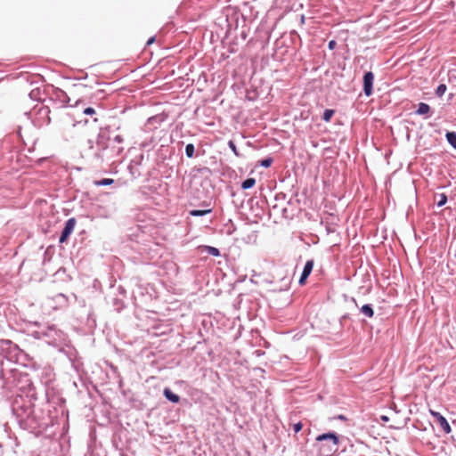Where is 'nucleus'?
Listing matches in <instances>:
<instances>
[{
	"label": "nucleus",
	"mask_w": 456,
	"mask_h": 456,
	"mask_svg": "<svg viewBox=\"0 0 456 456\" xmlns=\"http://www.w3.org/2000/svg\"><path fill=\"white\" fill-rule=\"evenodd\" d=\"M445 138L448 143L456 150V133L455 132H447L445 134Z\"/></svg>",
	"instance_id": "nucleus-17"
},
{
	"label": "nucleus",
	"mask_w": 456,
	"mask_h": 456,
	"mask_svg": "<svg viewBox=\"0 0 456 456\" xmlns=\"http://www.w3.org/2000/svg\"><path fill=\"white\" fill-rule=\"evenodd\" d=\"M40 79L39 75L30 74V101H36L37 103H43L46 97L45 89L37 86Z\"/></svg>",
	"instance_id": "nucleus-4"
},
{
	"label": "nucleus",
	"mask_w": 456,
	"mask_h": 456,
	"mask_svg": "<svg viewBox=\"0 0 456 456\" xmlns=\"http://www.w3.org/2000/svg\"><path fill=\"white\" fill-rule=\"evenodd\" d=\"M30 370L34 372V378L44 385H48L53 379V369L49 365L40 366L30 362Z\"/></svg>",
	"instance_id": "nucleus-3"
},
{
	"label": "nucleus",
	"mask_w": 456,
	"mask_h": 456,
	"mask_svg": "<svg viewBox=\"0 0 456 456\" xmlns=\"http://www.w3.org/2000/svg\"><path fill=\"white\" fill-rule=\"evenodd\" d=\"M439 197H440V200H439V201L437 202V206H438V207H443V206H444V205H445V204H446V202H447V196H446L444 193H441V194L439 195Z\"/></svg>",
	"instance_id": "nucleus-25"
},
{
	"label": "nucleus",
	"mask_w": 456,
	"mask_h": 456,
	"mask_svg": "<svg viewBox=\"0 0 456 456\" xmlns=\"http://www.w3.org/2000/svg\"><path fill=\"white\" fill-rule=\"evenodd\" d=\"M447 86L444 84H440L436 89V95L437 97H442L446 92Z\"/></svg>",
	"instance_id": "nucleus-22"
},
{
	"label": "nucleus",
	"mask_w": 456,
	"mask_h": 456,
	"mask_svg": "<svg viewBox=\"0 0 456 456\" xmlns=\"http://www.w3.org/2000/svg\"><path fill=\"white\" fill-rule=\"evenodd\" d=\"M430 413L435 418L436 422L441 427V428L445 434H450L452 432L450 424L441 413L435 411H430Z\"/></svg>",
	"instance_id": "nucleus-8"
},
{
	"label": "nucleus",
	"mask_w": 456,
	"mask_h": 456,
	"mask_svg": "<svg viewBox=\"0 0 456 456\" xmlns=\"http://www.w3.org/2000/svg\"><path fill=\"white\" fill-rule=\"evenodd\" d=\"M33 336H34L36 338H41V337L39 336V332H37V331L33 332Z\"/></svg>",
	"instance_id": "nucleus-34"
},
{
	"label": "nucleus",
	"mask_w": 456,
	"mask_h": 456,
	"mask_svg": "<svg viewBox=\"0 0 456 456\" xmlns=\"http://www.w3.org/2000/svg\"><path fill=\"white\" fill-rule=\"evenodd\" d=\"M228 146L229 148L232 150V151L236 155V156H240V153L238 152V150H237V147H236V144L233 141L230 140L228 142Z\"/></svg>",
	"instance_id": "nucleus-24"
},
{
	"label": "nucleus",
	"mask_w": 456,
	"mask_h": 456,
	"mask_svg": "<svg viewBox=\"0 0 456 456\" xmlns=\"http://www.w3.org/2000/svg\"><path fill=\"white\" fill-rule=\"evenodd\" d=\"M163 395L167 400L173 403H178L180 402V396L175 394L170 388L166 387L163 391Z\"/></svg>",
	"instance_id": "nucleus-12"
},
{
	"label": "nucleus",
	"mask_w": 456,
	"mask_h": 456,
	"mask_svg": "<svg viewBox=\"0 0 456 456\" xmlns=\"http://www.w3.org/2000/svg\"><path fill=\"white\" fill-rule=\"evenodd\" d=\"M373 82H374V74L371 71H367L364 73L362 77L363 84V93L366 96H370L373 93Z\"/></svg>",
	"instance_id": "nucleus-6"
},
{
	"label": "nucleus",
	"mask_w": 456,
	"mask_h": 456,
	"mask_svg": "<svg viewBox=\"0 0 456 456\" xmlns=\"http://www.w3.org/2000/svg\"><path fill=\"white\" fill-rule=\"evenodd\" d=\"M94 96L97 98V99H102L105 97V92L104 90H97L95 93H94Z\"/></svg>",
	"instance_id": "nucleus-28"
},
{
	"label": "nucleus",
	"mask_w": 456,
	"mask_h": 456,
	"mask_svg": "<svg viewBox=\"0 0 456 456\" xmlns=\"http://www.w3.org/2000/svg\"><path fill=\"white\" fill-rule=\"evenodd\" d=\"M160 121H162V118L159 116L151 117L148 119L149 124H151L154 122H160Z\"/></svg>",
	"instance_id": "nucleus-30"
},
{
	"label": "nucleus",
	"mask_w": 456,
	"mask_h": 456,
	"mask_svg": "<svg viewBox=\"0 0 456 456\" xmlns=\"http://www.w3.org/2000/svg\"><path fill=\"white\" fill-rule=\"evenodd\" d=\"M114 183V180L111 178H103L94 182L96 186H107Z\"/></svg>",
	"instance_id": "nucleus-20"
},
{
	"label": "nucleus",
	"mask_w": 456,
	"mask_h": 456,
	"mask_svg": "<svg viewBox=\"0 0 456 456\" xmlns=\"http://www.w3.org/2000/svg\"><path fill=\"white\" fill-rule=\"evenodd\" d=\"M328 46H329V48H330V50L334 49V48H335V46H336V41H335V40H331V41H330V42H329V45H328Z\"/></svg>",
	"instance_id": "nucleus-32"
},
{
	"label": "nucleus",
	"mask_w": 456,
	"mask_h": 456,
	"mask_svg": "<svg viewBox=\"0 0 456 456\" xmlns=\"http://www.w3.org/2000/svg\"><path fill=\"white\" fill-rule=\"evenodd\" d=\"M256 184V179L252 177H248L246 180H244L241 183V188L243 190H248L252 188Z\"/></svg>",
	"instance_id": "nucleus-18"
},
{
	"label": "nucleus",
	"mask_w": 456,
	"mask_h": 456,
	"mask_svg": "<svg viewBox=\"0 0 456 456\" xmlns=\"http://www.w3.org/2000/svg\"><path fill=\"white\" fill-rule=\"evenodd\" d=\"M430 112V106L426 102H419L417 110H415L416 115L423 116Z\"/></svg>",
	"instance_id": "nucleus-13"
},
{
	"label": "nucleus",
	"mask_w": 456,
	"mask_h": 456,
	"mask_svg": "<svg viewBox=\"0 0 456 456\" xmlns=\"http://www.w3.org/2000/svg\"><path fill=\"white\" fill-rule=\"evenodd\" d=\"M338 419H345L346 418H345L343 415H339V416H338Z\"/></svg>",
	"instance_id": "nucleus-37"
},
{
	"label": "nucleus",
	"mask_w": 456,
	"mask_h": 456,
	"mask_svg": "<svg viewBox=\"0 0 456 456\" xmlns=\"http://www.w3.org/2000/svg\"><path fill=\"white\" fill-rule=\"evenodd\" d=\"M43 336L48 338L46 340L48 344L54 343L61 338L60 331L53 326L49 327L47 331L43 332Z\"/></svg>",
	"instance_id": "nucleus-11"
},
{
	"label": "nucleus",
	"mask_w": 456,
	"mask_h": 456,
	"mask_svg": "<svg viewBox=\"0 0 456 456\" xmlns=\"http://www.w3.org/2000/svg\"><path fill=\"white\" fill-rule=\"evenodd\" d=\"M383 420H388V418L387 416H382Z\"/></svg>",
	"instance_id": "nucleus-36"
},
{
	"label": "nucleus",
	"mask_w": 456,
	"mask_h": 456,
	"mask_svg": "<svg viewBox=\"0 0 456 456\" xmlns=\"http://www.w3.org/2000/svg\"><path fill=\"white\" fill-rule=\"evenodd\" d=\"M83 113L85 115H88V116H94L96 112H95V110L92 107H87L84 110H83Z\"/></svg>",
	"instance_id": "nucleus-27"
},
{
	"label": "nucleus",
	"mask_w": 456,
	"mask_h": 456,
	"mask_svg": "<svg viewBox=\"0 0 456 456\" xmlns=\"http://www.w3.org/2000/svg\"><path fill=\"white\" fill-rule=\"evenodd\" d=\"M313 267H314V260H307L306 263L305 264L304 269L301 273V275H300V278L298 281V283L300 285H304L305 283L307 278L309 277V275L311 274V273L313 271Z\"/></svg>",
	"instance_id": "nucleus-9"
},
{
	"label": "nucleus",
	"mask_w": 456,
	"mask_h": 456,
	"mask_svg": "<svg viewBox=\"0 0 456 456\" xmlns=\"http://www.w3.org/2000/svg\"><path fill=\"white\" fill-rule=\"evenodd\" d=\"M212 212L211 208L208 209H191L189 211V215L191 216H204Z\"/></svg>",
	"instance_id": "nucleus-16"
},
{
	"label": "nucleus",
	"mask_w": 456,
	"mask_h": 456,
	"mask_svg": "<svg viewBox=\"0 0 456 456\" xmlns=\"http://www.w3.org/2000/svg\"><path fill=\"white\" fill-rule=\"evenodd\" d=\"M94 121L97 122L98 121L97 118H94Z\"/></svg>",
	"instance_id": "nucleus-38"
},
{
	"label": "nucleus",
	"mask_w": 456,
	"mask_h": 456,
	"mask_svg": "<svg viewBox=\"0 0 456 456\" xmlns=\"http://www.w3.org/2000/svg\"><path fill=\"white\" fill-rule=\"evenodd\" d=\"M120 129V121L112 120L100 128L95 142L92 139L86 141V153L96 165L114 162V159L122 154L124 137L119 133Z\"/></svg>",
	"instance_id": "nucleus-1"
},
{
	"label": "nucleus",
	"mask_w": 456,
	"mask_h": 456,
	"mask_svg": "<svg viewBox=\"0 0 456 456\" xmlns=\"http://www.w3.org/2000/svg\"><path fill=\"white\" fill-rule=\"evenodd\" d=\"M50 110L43 103L30 106V120L35 126L40 127L50 123Z\"/></svg>",
	"instance_id": "nucleus-2"
},
{
	"label": "nucleus",
	"mask_w": 456,
	"mask_h": 456,
	"mask_svg": "<svg viewBox=\"0 0 456 456\" xmlns=\"http://www.w3.org/2000/svg\"><path fill=\"white\" fill-rule=\"evenodd\" d=\"M303 428V424L301 422L295 423L293 425V430L295 433H298Z\"/></svg>",
	"instance_id": "nucleus-29"
},
{
	"label": "nucleus",
	"mask_w": 456,
	"mask_h": 456,
	"mask_svg": "<svg viewBox=\"0 0 456 456\" xmlns=\"http://www.w3.org/2000/svg\"><path fill=\"white\" fill-rule=\"evenodd\" d=\"M154 41H155V37H150V38L148 39V41H147L146 45H151Z\"/></svg>",
	"instance_id": "nucleus-33"
},
{
	"label": "nucleus",
	"mask_w": 456,
	"mask_h": 456,
	"mask_svg": "<svg viewBox=\"0 0 456 456\" xmlns=\"http://www.w3.org/2000/svg\"><path fill=\"white\" fill-rule=\"evenodd\" d=\"M76 219L74 217L69 218L64 224V227L61 231V233L59 238L60 243H65L68 239L69 238L70 234L73 232L75 225H76Z\"/></svg>",
	"instance_id": "nucleus-5"
},
{
	"label": "nucleus",
	"mask_w": 456,
	"mask_h": 456,
	"mask_svg": "<svg viewBox=\"0 0 456 456\" xmlns=\"http://www.w3.org/2000/svg\"><path fill=\"white\" fill-rule=\"evenodd\" d=\"M285 198H286V194H285V193H282V192L278 193V194H276V196H275V199H276L277 200H285Z\"/></svg>",
	"instance_id": "nucleus-31"
},
{
	"label": "nucleus",
	"mask_w": 456,
	"mask_h": 456,
	"mask_svg": "<svg viewBox=\"0 0 456 456\" xmlns=\"http://www.w3.org/2000/svg\"><path fill=\"white\" fill-rule=\"evenodd\" d=\"M201 252L208 253V255H211L213 256H219L221 255L220 250L217 248L212 247V246H201Z\"/></svg>",
	"instance_id": "nucleus-14"
},
{
	"label": "nucleus",
	"mask_w": 456,
	"mask_h": 456,
	"mask_svg": "<svg viewBox=\"0 0 456 456\" xmlns=\"http://www.w3.org/2000/svg\"><path fill=\"white\" fill-rule=\"evenodd\" d=\"M134 165H139V161L132 160L128 166L129 172L132 175H135Z\"/></svg>",
	"instance_id": "nucleus-26"
},
{
	"label": "nucleus",
	"mask_w": 456,
	"mask_h": 456,
	"mask_svg": "<svg viewBox=\"0 0 456 456\" xmlns=\"http://www.w3.org/2000/svg\"><path fill=\"white\" fill-rule=\"evenodd\" d=\"M273 162V159L272 158L268 157V158H265V159L261 160L260 166L263 167L267 168V167H271Z\"/></svg>",
	"instance_id": "nucleus-23"
},
{
	"label": "nucleus",
	"mask_w": 456,
	"mask_h": 456,
	"mask_svg": "<svg viewBox=\"0 0 456 456\" xmlns=\"http://www.w3.org/2000/svg\"><path fill=\"white\" fill-rule=\"evenodd\" d=\"M316 441L317 442L329 441L333 444V446L335 447L334 451H336L337 447L339 444V437L336 432L331 431V432L323 433V434L319 435L316 437Z\"/></svg>",
	"instance_id": "nucleus-7"
},
{
	"label": "nucleus",
	"mask_w": 456,
	"mask_h": 456,
	"mask_svg": "<svg viewBox=\"0 0 456 456\" xmlns=\"http://www.w3.org/2000/svg\"><path fill=\"white\" fill-rule=\"evenodd\" d=\"M360 312L368 318H372L374 316V309L370 304L363 305L361 307Z\"/></svg>",
	"instance_id": "nucleus-15"
},
{
	"label": "nucleus",
	"mask_w": 456,
	"mask_h": 456,
	"mask_svg": "<svg viewBox=\"0 0 456 456\" xmlns=\"http://www.w3.org/2000/svg\"><path fill=\"white\" fill-rule=\"evenodd\" d=\"M45 159H45V158H44V159H38L37 160V163L40 164L41 162L45 161Z\"/></svg>",
	"instance_id": "nucleus-35"
},
{
	"label": "nucleus",
	"mask_w": 456,
	"mask_h": 456,
	"mask_svg": "<svg viewBox=\"0 0 456 456\" xmlns=\"http://www.w3.org/2000/svg\"><path fill=\"white\" fill-rule=\"evenodd\" d=\"M118 291L121 297H115L112 298V305L117 312H120L125 307L124 297H126V291L122 287H118Z\"/></svg>",
	"instance_id": "nucleus-10"
},
{
	"label": "nucleus",
	"mask_w": 456,
	"mask_h": 456,
	"mask_svg": "<svg viewBox=\"0 0 456 456\" xmlns=\"http://www.w3.org/2000/svg\"><path fill=\"white\" fill-rule=\"evenodd\" d=\"M335 113V110H330V109H326L324 111H323V114H322V119L325 121V122H329L332 116L334 115Z\"/></svg>",
	"instance_id": "nucleus-21"
},
{
	"label": "nucleus",
	"mask_w": 456,
	"mask_h": 456,
	"mask_svg": "<svg viewBox=\"0 0 456 456\" xmlns=\"http://www.w3.org/2000/svg\"><path fill=\"white\" fill-rule=\"evenodd\" d=\"M185 155L187 158H193L195 156V147L192 143H188L185 146Z\"/></svg>",
	"instance_id": "nucleus-19"
}]
</instances>
